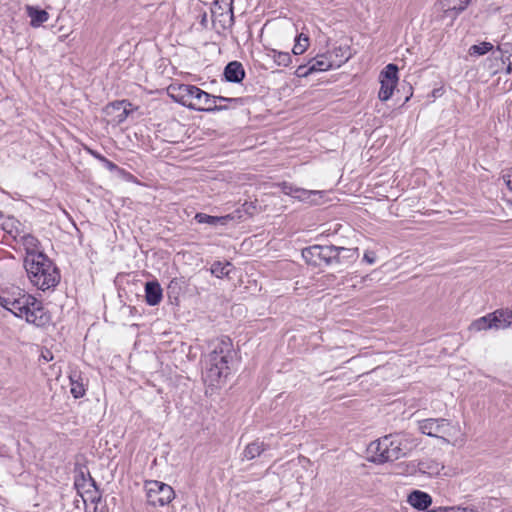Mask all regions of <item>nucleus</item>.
Returning a JSON list of instances; mask_svg holds the SVG:
<instances>
[{
    "label": "nucleus",
    "mask_w": 512,
    "mask_h": 512,
    "mask_svg": "<svg viewBox=\"0 0 512 512\" xmlns=\"http://www.w3.org/2000/svg\"><path fill=\"white\" fill-rule=\"evenodd\" d=\"M127 114H128V112H127L126 107H123L122 113L118 116L119 117L118 121L119 122L123 121L127 117Z\"/></svg>",
    "instance_id": "33"
},
{
    "label": "nucleus",
    "mask_w": 512,
    "mask_h": 512,
    "mask_svg": "<svg viewBox=\"0 0 512 512\" xmlns=\"http://www.w3.org/2000/svg\"><path fill=\"white\" fill-rule=\"evenodd\" d=\"M421 433L439 438L445 444L456 446L464 442V434L459 423L444 418H429L418 421Z\"/></svg>",
    "instance_id": "5"
},
{
    "label": "nucleus",
    "mask_w": 512,
    "mask_h": 512,
    "mask_svg": "<svg viewBox=\"0 0 512 512\" xmlns=\"http://www.w3.org/2000/svg\"><path fill=\"white\" fill-rule=\"evenodd\" d=\"M363 259L368 263V264H373L375 263L376 261V255L373 251H366L364 253V257Z\"/></svg>",
    "instance_id": "30"
},
{
    "label": "nucleus",
    "mask_w": 512,
    "mask_h": 512,
    "mask_svg": "<svg viewBox=\"0 0 512 512\" xmlns=\"http://www.w3.org/2000/svg\"><path fill=\"white\" fill-rule=\"evenodd\" d=\"M270 56L274 59L278 66L287 67L291 63V56L288 52L272 50Z\"/></svg>",
    "instance_id": "26"
},
{
    "label": "nucleus",
    "mask_w": 512,
    "mask_h": 512,
    "mask_svg": "<svg viewBox=\"0 0 512 512\" xmlns=\"http://www.w3.org/2000/svg\"><path fill=\"white\" fill-rule=\"evenodd\" d=\"M398 68L394 64H388L385 69L380 73V90L378 98L381 101H387L393 95L394 89L398 82L397 76Z\"/></svg>",
    "instance_id": "8"
},
{
    "label": "nucleus",
    "mask_w": 512,
    "mask_h": 512,
    "mask_svg": "<svg viewBox=\"0 0 512 512\" xmlns=\"http://www.w3.org/2000/svg\"><path fill=\"white\" fill-rule=\"evenodd\" d=\"M48 355H45L43 354V358L46 360V361H50L53 359L52 355L50 354V352L47 353Z\"/></svg>",
    "instance_id": "35"
},
{
    "label": "nucleus",
    "mask_w": 512,
    "mask_h": 512,
    "mask_svg": "<svg viewBox=\"0 0 512 512\" xmlns=\"http://www.w3.org/2000/svg\"><path fill=\"white\" fill-rule=\"evenodd\" d=\"M232 265L227 263L215 262L211 266V273L218 278L228 276L231 271Z\"/></svg>",
    "instance_id": "24"
},
{
    "label": "nucleus",
    "mask_w": 512,
    "mask_h": 512,
    "mask_svg": "<svg viewBox=\"0 0 512 512\" xmlns=\"http://www.w3.org/2000/svg\"><path fill=\"white\" fill-rule=\"evenodd\" d=\"M497 52L500 55L502 63L506 65V72L510 74L512 71V44L502 43L498 45Z\"/></svg>",
    "instance_id": "20"
},
{
    "label": "nucleus",
    "mask_w": 512,
    "mask_h": 512,
    "mask_svg": "<svg viewBox=\"0 0 512 512\" xmlns=\"http://www.w3.org/2000/svg\"><path fill=\"white\" fill-rule=\"evenodd\" d=\"M323 249L324 248L321 246H312L308 249H305L302 254H303V257H305V258H307L308 255H320L321 252L323 251Z\"/></svg>",
    "instance_id": "28"
},
{
    "label": "nucleus",
    "mask_w": 512,
    "mask_h": 512,
    "mask_svg": "<svg viewBox=\"0 0 512 512\" xmlns=\"http://www.w3.org/2000/svg\"><path fill=\"white\" fill-rule=\"evenodd\" d=\"M419 471L429 476H438L444 470V465L435 459H426L418 464Z\"/></svg>",
    "instance_id": "18"
},
{
    "label": "nucleus",
    "mask_w": 512,
    "mask_h": 512,
    "mask_svg": "<svg viewBox=\"0 0 512 512\" xmlns=\"http://www.w3.org/2000/svg\"><path fill=\"white\" fill-rule=\"evenodd\" d=\"M92 155H93L95 158L99 159L100 161H101V158H105L104 156H102V155H100L99 153H96V152H92Z\"/></svg>",
    "instance_id": "36"
},
{
    "label": "nucleus",
    "mask_w": 512,
    "mask_h": 512,
    "mask_svg": "<svg viewBox=\"0 0 512 512\" xmlns=\"http://www.w3.org/2000/svg\"><path fill=\"white\" fill-rule=\"evenodd\" d=\"M123 105H124V102H117V103L112 104V107L116 108V109H121Z\"/></svg>",
    "instance_id": "34"
},
{
    "label": "nucleus",
    "mask_w": 512,
    "mask_h": 512,
    "mask_svg": "<svg viewBox=\"0 0 512 512\" xmlns=\"http://www.w3.org/2000/svg\"><path fill=\"white\" fill-rule=\"evenodd\" d=\"M3 454H4V447L0 446V455H3Z\"/></svg>",
    "instance_id": "37"
},
{
    "label": "nucleus",
    "mask_w": 512,
    "mask_h": 512,
    "mask_svg": "<svg viewBox=\"0 0 512 512\" xmlns=\"http://www.w3.org/2000/svg\"><path fill=\"white\" fill-rule=\"evenodd\" d=\"M101 162L104 163L105 167L109 169L110 171L116 170L117 165L108 160L107 158H101Z\"/></svg>",
    "instance_id": "31"
},
{
    "label": "nucleus",
    "mask_w": 512,
    "mask_h": 512,
    "mask_svg": "<svg viewBox=\"0 0 512 512\" xmlns=\"http://www.w3.org/2000/svg\"><path fill=\"white\" fill-rule=\"evenodd\" d=\"M147 502L151 506H165L175 498L173 488L157 480H147L144 484Z\"/></svg>",
    "instance_id": "7"
},
{
    "label": "nucleus",
    "mask_w": 512,
    "mask_h": 512,
    "mask_svg": "<svg viewBox=\"0 0 512 512\" xmlns=\"http://www.w3.org/2000/svg\"><path fill=\"white\" fill-rule=\"evenodd\" d=\"M0 306L12 312L16 317L25 319L27 323L37 327L45 326L50 316L45 311L42 302L34 296L18 291L0 294Z\"/></svg>",
    "instance_id": "2"
},
{
    "label": "nucleus",
    "mask_w": 512,
    "mask_h": 512,
    "mask_svg": "<svg viewBox=\"0 0 512 512\" xmlns=\"http://www.w3.org/2000/svg\"><path fill=\"white\" fill-rule=\"evenodd\" d=\"M70 380V392L74 398L78 399L86 393V383L82 374L76 370L71 371L69 375Z\"/></svg>",
    "instance_id": "13"
},
{
    "label": "nucleus",
    "mask_w": 512,
    "mask_h": 512,
    "mask_svg": "<svg viewBox=\"0 0 512 512\" xmlns=\"http://www.w3.org/2000/svg\"><path fill=\"white\" fill-rule=\"evenodd\" d=\"M229 344L222 342L207 356L203 377L210 386H219L229 374Z\"/></svg>",
    "instance_id": "6"
},
{
    "label": "nucleus",
    "mask_w": 512,
    "mask_h": 512,
    "mask_svg": "<svg viewBox=\"0 0 512 512\" xmlns=\"http://www.w3.org/2000/svg\"><path fill=\"white\" fill-rule=\"evenodd\" d=\"M266 449L267 446L264 442L254 441L245 447L243 451V459H255L256 457L260 456Z\"/></svg>",
    "instance_id": "19"
},
{
    "label": "nucleus",
    "mask_w": 512,
    "mask_h": 512,
    "mask_svg": "<svg viewBox=\"0 0 512 512\" xmlns=\"http://www.w3.org/2000/svg\"><path fill=\"white\" fill-rule=\"evenodd\" d=\"M27 13L31 19L30 24L32 27H39L49 19V14L45 10H40L31 6L27 7Z\"/></svg>",
    "instance_id": "21"
},
{
    "label": "nucleus",
    "mask_w": 512,
    "mask_h": 512,
    "mask_svg": "<svg viewBox=\"0 0 512 512\" xmlns=\"http://www.w3.org/2000/svg\"><path fill=\"white\" fill-rule=\"evenodd\" d=\"M163 298V290L157 281L147 282L145 285V300L148 305L156 306Z\"/></svg>",
    "instance_id": "12"
},
{
    "label": "nucleus",
    "mask_w": 512,
    "mask_h": 512,
    "mask_svg": "<svg viewBox=\"0 0 512 512\" xmlns=\"http://www.w3.org/2000/svg\"><path fill=\"white\" fill-rule=\"evenodd\" d=\"M327 249L335 251L337 257H353L358 253V248L348 249L344 247H327Z\"/></svg>",
    "instance_id": "27"
},
{
    "label": "nucleus",
    "mask_w": 512,
    "mask_h": 512,
    "mask_svg": "<svg viewBox=\"0 0 512 512\" xmlns=\"http://www.w3.org/2000/svg\"><path fill=\"white\" fill-rule=\"evenodd\" d=\"M503 180H504L507 188L512 191V174L507 173V174L503 175Z\"/></svg>",
    "instance_id": "32"
},
{
    "label": "nucleus",
    "mask_w": 512,
    "mask_h": 512,
    "mask_svg": "<svg viewBox=\"0 0 512 512\" xmlns=\"http://www.w3.org/2000/svg\"><path fill=\"white\" fill-rule=\"evenodd\" d=\"M491 313L485 315V316H482L476 320H474L470 325H469V331L471 332H480V331H485V330H488V329H493L494 326H493V319L491 317Z\"/></svg>",
    "instance_id": "22"
},
{
    "label": "nucleus",
    "mask_w": 512,
    "mask_h": 512,
    "mask_svg": "<svg viewBox=\"0 0 512 512\" xmlns=\"http://www.w3.org/2000/svg\"><path fill=\"white\" fill-rule=\"evenodd\" d=\"M281 190L285 195L296 198L299 201L309 202L312 204H319V200L323 197V191L306 190L303 188L294 187L289 183H282Z\"/></svg>",
    "instance_id": "10"
},
{
    "label": "nucleus",
    "mask_w": 512,
    "mask_h": 512,
    "mask_svg": "<svg viewBox=\"0 0 512 512\" xmlns=\"http://www.w3.org/2000/svg\"><path fill=\"white\" fill-rule=\"evenodd\" d=\"M194 219L200 224H208L211 226H225L230 221H232L234 217L230 214L225 216H211L204 213H197Z\"/></svg>",
    "instance_id": "16"
},
{
    "label": "nucleus",
    "mask_w": 512,
    "mask_h": 512,
    "mask_svg": "<svg viewBox=\"0 0 512 512\" xmlns=\"http://www.w3.org/2000/svg\"><path fill=\"white\" fill-rule=\"evenodd\" d=\"M14 241L23 247L26 252L25 259H30L32 256L45 255L41 251V245L39 240L32 234L25 231L16 230L13 235Z\"/></svg>",
    "instance_id": "11"
},
{
    "label": "nucleus",
    "mask_w": 512,
    "mask_h": 512,
    "mask_svg": "<svg viewBox=\"0 0 512 512\" xmlns=\"http://www.w3.org/2000/svg\"><path fill=\"white\" fill-rule=\"evenodd\" d=\"M444 512H479L475 508L471 507H451V508H445L443 510Z\"/></svg>",
    "instance_id": "29"
},
{
    "label": "nucleus",
    "mask_w": 512,
    "mask_h": 512,
    "mask_svg": "<svg viewBox=\"0 0 512 512\" xmlns=\"http://www.w3.org/2000/svg\"><path fill=\"white\" fill-rule=\"evenodd\" d=\"M494 329H505L512 324V310L498 309L491 313Z\"/></svg>",
    "instance_id": "15"
},
{
    "label": "nucleus",
    "mask_w": 512,
    "mask_h": 512,
    "mask_svg": "<svg viewBox=\"0 0 512 512\" xmlns=\"http://www.w3.org/2000/svg\"><path fill=\"white\" fill-rule=\"evenodd\" d=\"M407 502L416 509L424 510L431 505L432 498L426 492L415 490L408 495Z\"/></svg>",
    "instance_id": "14"
},
{
    "label": "nucleus",
    "mask_w": 512,
    "mask_h": 512,
    "mask_svg": "<svg viewBox=\"0 0 512 512\" xmlns=\"http://www.w3.org/2000/svg\"><path fill=\"white\" fill-rule=\"evenodd\" d=\"M337 50L335 49L333 52H329L327 54H321L317 55L310 63L308 70L304 73H301V76H307L308 74L314 73V72H322L327 71L333 67H340V65L347 61L348 57H346L343 61L336 62L333 59V54L337 55Z\"/></svg>",
    "instance_id": "9"
},
{
    "label": "nucleus",
    "mask_w": 512,
    "mask_h": 512,
    "mask_svg": "<svg viewBox=\"0 0 512 512\" xmlns=\"http://www.w3.org/2000/svg\"><path fill=\"white\" fill-rule=\"evenodd\" d=\"M309 46V37L303 33L299 34L295 39V44L292 49L293 54L301 55L303 54Z\"/></svg>",
    "instance_id": "23"
},
{
    "label": "nucleus",
    "mask_w": 512,
    "mask_h": 512,
    "mask_svg": "<svg viewBox=\"0 0 512 512\" xmlns=\"http://www.w3.org/2000/svg\"><path fill=\"white\" fill-rule=\"evenodd\" d=\"M168 96L175 102L197 111H216L221 107L216 105V100L236 102V98H226L222 96H212L209 93L201 90L199 87L182 84L172 83L167 87Z\"/></svg>",
    "instance_id": "3"
},
{
    "label": "nucleus",
    "mask_w": 512,
    "mask_h": 512,
    "mask_svg": "<svg viewBox=\"0 0 512 512\" xmlns=\"http://www.w3.org/2000/svg\"><path fill=\"white\" fill-rule=\"evenodd\" d=\"M419 444V440L410 434L386 435L368 445V460L375 464L393 462L408 456Z\"/></svg>",
    "instance_id": "1"
},
{
    "label": "nucleus",
    "mask_w": 512,
    "mask_h": 512,
    "mask_svg": "<svg viewBox=\"0 0 512 512\" xmlns=\"http://www.w3.org/2000/svg\"><path fill=\"white\" fill-rule=\"evenodd\" d=\"M24 266L32 285L42 291L54 288L60 281L58 269L46 255L25 259Z\"/></svg>",
    "instance_id": "4"
},
{
    "label": "nucleus",
    "mask_w": 512,
    "mask_h": 512,
    "mask_svg": "<svg viewBox=\"0 0 512 512\" xmlns=\"http://www.w3.org/2000/svg\"><path fill=\"white\" fill-rule=\"evenodd\" d=\"M224 75L227 81L238 83L244 78L245 72L241 63L233 61L226 66Z\"/></svg>",
    "instance_id": "17"
},
{
    "label": "nucleus",
    "mask_w": 512,
    "mask_h": 512,
    "mask_svg": "<svg viewBox=\"0 0 512 512\" xmlns=\"http://www.w3.org/2000/svg\"><path fill=\"white\" fill-rule=\"evenodd\" d=\"M493 49V44L490 42H481L479 44L472 45L469 48V55L471 56H481L488 52H490Z\"/></svg>",
    "instance_id": "25"
}]
</instances>
